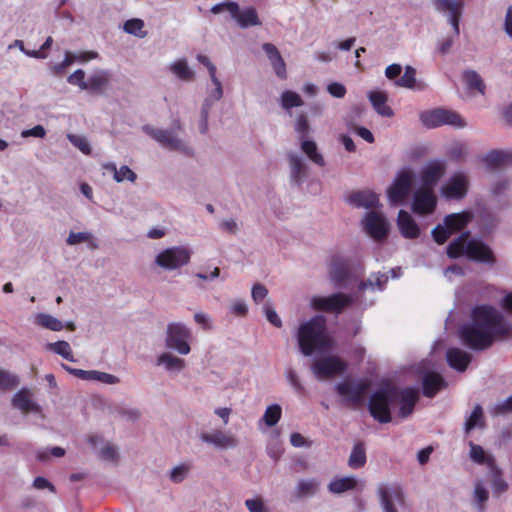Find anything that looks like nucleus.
Masks as SVG:
<instances>
[{
    "mask_svg": "<svg viewBox=\"0 0 512 512\" xmlns=\"http://www.w3.org/2000/svg\"><path fill=\"white\" fill-rule=\"evenodd\" d=\"M463 81L467 88L470 90H476L480 94L485 93V83L481 76L474 70H467L463 73Z\"/></svg>",
    "mask_w": 512,
    "mask_h": 512,
    "instance_id": "obj_33",
    "label": "nucleus"
},
{
    "mask_svg": "<svg viewBox=\"0 0 512 512\" xmlns=\"http://www.w3.org/2000/svg\"><path fill=\"white\" fill-rule=\"evenodd\" d=\"M35 322L36 324L52 331H60L64 327L60 320L50 314L45 313L38 314L35 318Z\"/></svg>",
    "mask_w": 512,
    "mask_h": 512,
    "instance_id": "obj_39",
    "label": "nucleus"
},
{
    "mask_svg": "<svg viewBox=\"0 0 512 512\" xmlns=\"http://www.w3.org/2000/svg\"><path fill=\"white\" fill-rule=\"evenodd\" d=\"M446 358L449 365L459 372L465 371L471 362V355L459 348L449 349Z\"/></svg>",
    "mask_w": 512,
    "mask_h": 512,
    "instance_id": "obj_26",
    "label": "nucleus"
},
{
    "mask_svg": "<svg viewBox=\"0 0 512 512\" xmlns=\"http://www.w3.org/2000/svg\"><path fill=\"white\" fill-rule=\"evenodd\" d=\"M412 185V175L408 171L401 172L388 190L392 204H399L408 196Z\"/></svg>",
    "mask_w": 512,
    "mask_h": 512,
    "instance_id": "obj_14",
    "label": "nucleus"
},
{
    "mask_svg": "<svg viewBox=\"0 0 512 512\" xmlns=\"http://www.w3.org/2000/svg\"><path fill=\"white\" fill-rule=\"evenodd\" d=\"M451 234V230L445 224H439L432 230L433 239L438 244L445 243V241L450 237Z\"/></svg>",
    "mask_w": 512,
    "mask_h": 512,
    "instance_id": "obj_54",
    "label": "nucleus"
},
{
    "mask_svg": "<svg viewBox=\"0 0 512 512\" xmlns=\"http://www.w3.org/2000/svg\"><path fill=\"white\" fill-rule=\"evenodd\" d=\"M190 257L191 252L188 248L176 246L159 253L155 258V263L166 270H174L186 265Z\"/></svg>",
    "mask_w": 512,
    "mask_h": 512,
    "instance_id": "obj_7",
    "label": "nucleus"
},
{
    "mask_svg": "<svg viewBox=\"0 0 512 512\" xmlns=\"http://www.w3.org/2000/svg\"><path fill=\"white\" fill-rule=\"evenodd\" d=\"M281 417V407L277 404L269 406L264 414V421L268 426H274Z\"/></svg>",
    "mask_w": 512,
    "mask_h": 512,
    "instance_id": "obj_50",
    "label": "nucleus"
},
{
    "mask_svg": "<svg viewBox=\"0 0 512 512\" xmlns=\"http://www.w3.org/2000/svg\"><path fill=\"white\" fill-rule=\"evenodd\" d=\"M264 312L266 314L268 321L271 324H273L275 327H281V325H282L281 319L279 318V316L277 315V313L275 312V310L273 309L271 304L266 303L264 305Z\"/></svg>",
    "mask_w": 512,
    "mask_h": 512,
    "instance_id": "obj_63",
    "label": "nucleus"
},
{
    "mask_svg": "<svg viewBox=\"0 0 512 512\" xmlns=\"http://www.w3.org/2000/svg\"><path fill=\"white\" fill-rule=\"evenodd\" d=\"M30 390L23 388L16 393L12 399L13 407L21 410L24 413L40 412V407L31 399Z\"/></svg>",
    "mask_w": 512,
    "mask_h": 512,
    "instance_id": "obj_24",
    "label": "nucleus"
},
{
    "mask_svg": "<svg viewBox=\"0 0 512 512\" xmlns=\"http://www.w3.org/2000/svg\"><path fill=\"white\" fill-rule=\"evenodd\" d=\"M474 499L479 505L480 512H483L484 504L488 500V491L481 482H477L474 486Z\"/></svg>",
    "mask_w": 512,
    "mask_h": 512,
    "instance_id": "obj_52",
    "label": "nucleus"
},
{
    "mask_svg": "<svg viewBox=\"0 0 512 512\" xmlns=\"http://www.w3.org/2000/svg\"><path fill=\"white\" fill-rule=\"evenodd\" d=\"M223 11L229 12L232 18L242 28L261 25L257 11L253 7L240 10L236 2H227L216 4L211 8V12L213 14H219Z\"/></svg>",
    "mask_w": 512,
    "mask_h": 512,
    "instance_id": "obj_5",
    "label": "nucleus"
},
{
    "mask_svg": "<svg viewBox=\"0 0 512 512\" xmlns=\"http://www.w3.org/2000/svg\"><path fill=\"white\" fill-rule=\"evenodd\" d=\"M144 130L164 147L174 150H182L184 147L183 142L168 130L152 128L149 126H145Z\"/></svg>",
    "mask_w": 512,
    "mask_h": 512,
    "instance_id": "obj_19",
    "label": "nucleus"
},
{
    "mask_svg": "<svg viewBox=\"0 0 512 512\" xmlns=\"http://www.w3.org/2000/svg\"><path fill=\"white\" fill-rule=\"evenodd\" d=\"M67 138L82 153L87 154V155L91 153V148H90L89 142L87 141V139L85 137L80 136V135L68 134Z\"/></svg>",
    "mask_w": 512,
    "mask_h": 512,
    "instance_id": "obj_53",
    "label": "nucleus"
},
{
    "mask_svg": "<svg viewBox=\"0 0 512 512\" xmlns=\"http://www.w3.org/2000/svg\"><path fill=\"white\" fill-rule=\"evenodd\" d=\"M63 367L71 374H73L74 376L80 378V379H83V380H95V377H96V371H85V370H81V369H75V368H71V367H68L66 365H63Z\"/></svg>",
    "mask_w": 512,
    "mask_h": 512,
    "instance_id": "obj_61",
    "label": "nucleus"
},
{
    "mask_svg": "<svg viewBox=\"0 0 512 512\" xmlns=\"http://www.w3.org/2000/svg\"><path fill=\"white\" fill-rule=\"evenodd\" d=\"M318 487L319 483L315 479L300 480L296 488V496L298 498L312 496Z\"/></svg>",
    "mask_w": 512,
    "mask_h": 512,
    "instance_id": "obj_40",
    "label": "nucleus"
},
{
    "mask_svg": "<svg viewBox=\"0 0 512 512\" xmlns=\"http://www.w3.org/2000/svg\"><path fill=\"white\" fill-rule=\"evenodd\" d=\"M200 439L202 442L221 450L233 449L239 444V439L235 434L219 429L211 432H202Z\"/></svg>",
    "mask_w": 512,
    "mask_h": 512,
    "instance_id": "obj_12",
    "label": "nucleus"
},
{
    "mask_svg": "<svg viewBox=\"0 0 512 512\" xmlns=\"http://www.w3.org/2000/svg\"><path fill=\"white\" fill-rule=\"evenodd\" d=\"M512 411V395L506 400L497 403L493 408L495 415L506 414Z\"/></svg>",
    "mask_w": 512,
    "mask_h": 512,
    "instance_id": "obj_64",
    "label": "nucleus"
},
{
    "mask_svg": "<svg viewBox=\"0 0 512 512\" xmlns=\"http://www.w3.org/2000/svg\"><path fill=\"white\" fill-rule=\"evenodd\" d=\"M76 59H77L76 54H73V53L67 51L65 53L64 60L60 64L53 67L54 74L61 75L64 72V69L66 67L70 66L71 64H73L76 61Z\"/></svg>",
    "mask_w": 512,
    "mask_h": 512,
    "instance_id": "obj_59",
    "label": "nucleus"
},
{
    "mask_svg": "<svg viewBox=\"0 0 512 512\" xmlns=\"http://www.w3.org/2000/svg\"><path fill=\"white\" fill-rule=\"evenodd\" d=\"M432 3L438 12L447 15L454 36L458 37L460 33L459 22L465 5L464 0H432Z\"/></svg>",
    "mask_w": 512,
    "mask_h": 512,
    "instance_id": "obj_11",
    "label": "nucleus"
},
{
    "mask_svg": "<svg viewBox=\"0 0 512 512\" xmlns=\"http://www.w3.org/2000/svg\"><path fill=\"white\" fill-rule=\"evenodd\" d=\"M245 506L249 512H269L261 497L247 499L245 501Z\"/></svg>",
    "mask_w": 512,
    "mask_h": 512,
    "instance_id": "obj_56",
    "label": "nucleus"
},
{
    "mask_svg": "<svg viewBox=\"0 0 512 512\" xmlns=\"http://www.w3.org/2000/svg\"><path fill=\"white\" fill-rule=\"evenodd\" d=\"M296 131L301 134L300 139H304L305 136L309 133L310 125L308 118L305 114H300L297 117L296 125H295Z\"/></svg>",
    "mask_w": 512,
    "mask_h": 512,
    "instance_id": "obj_58",
    "label": "nucleus"
},
{
    "mask_svg": "<svg viewBox=\"0 0 512 512\" xmlns=\"http://www.w3.org/2000/svg\"><path fill=\"white\" fill-rule=\"evenodd\" d=\"M262 48L266 53L275 74L281 79H286V64L277 47L272 43H264Z\"/></svg>",
    "mask_w": 512,
    "mask_h": 512,
    "instance_id": "obj_20",
    "label": "nucleus"
},
{
    "mask_svg": "<svg viewBox=\"0 0 512 512\" xmlns=\"http://www.w3.org/2000/svg\"><path fill=\"white\" fill-rule=\"evenodd\" d=\"M172 72L184 81H192L194 72L188 67L186 60L181 59L171 65Z\"/></svg>",
    "mask_w": 512,
    "mask_h": 512,
    "instance_id": "obj_41",
    "label": "nucleus"
},
{
    "mask_svg": "<svg viewBox=\"0 0 512 512\" xmlns=\"http://www.w3.org/2000/svg\"><path fill=\"white\" fill-rule=\"evenodd\" d=\"M91 239V234L88 232H71L67 238V243L69 245H76L82 242L89 241Z\"/></svg>",
    "mask_w": 512,
    "mask_h": 512,
    "instance_id": "obj_62",
    "label": "nucleus"
},
{
    "mask_svg": "<svg viewBox=\"0 0 512 512\" xmlns=\"http://www.w3.org/2000/svg\"><path fill=\"white\" fill-rule=\"evenodd\" d=\"M47 348L65 358L68 361L74 362L73 353L71 347L66 341H58L55 343H49Z\"/></svg>",
    "mask_w": 512,
    "mask_h": 512,
    "instance_id": "obj_43",
    "label": "nucleus"
},
{
    "mask_svg": "<svg viewBox=\"0 0 512 512\" xmlns=\"http://www.w3.org/2000/svg\"><path fill=\"white\" fill-rule=\"evenodd\" d=\"M348 201L356 207L373 208L379 204L377 194L372 191H355L348 196Z\"/></svg>",
    "mask_w": 512,
    "mask_h": 512,
    "instance_id": "obj_23",
    "label": "nucleus"
},
{
    "mask_svg": "<svg viewBox=\"0 0 512 512\" xmlns=\"http://www.w3.org/2000/svg\"><path fill=\"white\" fill-rule=\"evenodd\" d=\"M470 452L469 457L470 459L480 465H486L488 469H495L496 460L495 457L486 452L482 446L474 444L473 442L469 443Z\"/></svg>",
    "mask_w": 512,
    "mask_h": 512,
    "instance_id": "obj_27",
    "label": "nucleus"
},
{
    "mask_svg": "<svg viewBox=\"0 0 512 512\" xmlns=\"http://www.w3.org/2000/svg\"><path fill=\"white\" fill-rule=\"evenodd\" d=\"M367 389L368 383L364 381L345 380L336 386L337 392L344 397L345 402L353 406H358L362 402Z\"/></svg>",
    "mask_w": 512,
    "mask_h": 512,
    "instance_id": "obj_13",
    "label": "nucleus"
},
{
    "mask_svg": "<svg viewBox=\"0 0 512 512\" xmlns=\"http://www.w3.org/2000/svg\"><path fill=\"white\" fill-rule=\"evenodd\" d=\"M19 384L17 375L0 369V389L6 390L16 387Z\"/></svg>",
    "mask_w": 512,
    "mask_h": 512,
    "instance_id": "obj_48",
    "label": "nucleus"
},
{
    "mask_svg": "<svg viewBox=\"0 0 512 512\" xmlns=\"http://www.w3.org/2000/svg\"><path fill=\"white\" fill-rule=\"evenodd\" d=\"M491 474V486L494 494L500 495L507 491L508 484L502 477L501 469L495 465V469H489Z\"/></svg>",
    "mask_w": 512,
    "mask_h": 512,
    "instance_id": "obj_38",
    "label": "nucleus"
},
{
    "mask_svg": "<svg viewBox=\"0 0 512 512\" xmlns=\"http://www.w3.org/2000/svg\"><path fill=\"white\" fill-rule=\"evenodd\" d=\"M301 149L308 158L319 166H324L325 161L321 153L318 152L317 145L312 140H301Z\"/></svg>",
    "mask_w": 512,
    "mask_h": 512,
    "instance_id": "obj_35",
    "label": "nucleus"
},
{
    "mask_svg": "<svg viewBox=\"0 0 512 512\" xmlns=\"http://www.w3.org/2000/svg\"><path fill=\"white\" fill-rule=\"evenodd\" d=\"M348 278V265L338 256L332 257L329 264V279L335 286L342 285Z\"/></svg>",
    "mask_w": 512,
    "mask_h": 512,
    "instance_id": "obj_21",
    "label": "nucleus"
},
{
    "mask_svg": "<svg viewBox=\"0 0 512 512\" xmlns=\"http://www.w3.org/2000/svg\"><path fill=\"white\" fill-rule=\"evenodd\" d=\"M415 75L416 70L411 66H407L404 74L396 81V84L401 87L412 88L416 81Z\"/></svg>",
    "mask_w": 512,
    "mask_h": 512,
    "instance_id": "obj_47",
    "label": "nucleus"
},
{
    "mask_svg": "<svg viewBox=\"0 0 512 512\" xmlns=\"http://www.w3.org/2000/svg\"><path fill=\"white\" fill-rule=\"evenodd\" d=\"M281 104L285 109H290L292 107H299L303 105V101L299 94L293 91H285L281 96Z\"/></svg>",
    "mask_w": 512,
    "mask_h": 512,
    "instance_id": "obj_45",
    "label": "nucleus"
},
{
    "mask_svg": "<svg viewBox=\"0 0 512 512\" xmlns=\"http://www.w3.org/2000/svg\"><path fill=\"white\" fill-rule=\"evenodd\" d=\"M447 255L450 258L466 255L472 260L485 263H494L495 261L492 250L482 241L470 239L469 232L462 233L448 245Z\"/></svg>",
    "mask_w": 512,
    "mask_h": 512,
    "instance_id": "obj_4",
    "label": "nucleus"
},
{
    "mask_svg": "<svg viewBox=\"0 0 512 512\" xmlns=\"http://www.w3.org/2000/svg\"><path fill=\"white\" fill-rule=\"evenodd\" d=\"M297 336L300 350L305 356H310L315 350H329L333 346V340L326 331V321L323 316H315L302 323Z\"/></svg>",
    "mask_w": 512,
    "mask_h": 512,
    "instance_id": "obj_3",
    "label": "nucleus"
},
{
    "mask_svg": "<svg viewBox=\"0 0 512 512\" xmlns=\"http://www.w3.org/2000/svg\"><path fill=\"white\" fill-rule=\"evenodd\" d=\"M191 469L190 464L183 463L174 467L170 472V480L174 483L182 482L188 475Z\"/></svg>",
    "mask_w": 512,
    "mask_h": 512,
    "instance_id": "obj_46",
    "label": "nucleus"
},
{
    "mask_svg": "<svg viewBox=\"0 0 512 512\" xmlns=\"http://www.w3.org/2000/svg\"><path fill=\"white\" fill-rule=\"evenodd\" d=\"M365 463H366L365 446L363 443L359 442L354 446V448L349 456L348 465L352 469H357V468L364 466Z\"/></svg>",
    "mask_w": 512,
    "mask_h": 512,
    "instance_id": "obj_36",
    "label": "nucleus"
},
{
    "mask_svg": "<svg viewBox=\"0 0 512 512\" xmlns=\"http://www.w3.org/2000/svg\"><path fill=\"white\" fill-rule=\"evenodd\" d=\"M378 494L384 512H397L396 505L404 504L403 492L398 487L387 488L382 485L378 488Z\"/></svg>",
    "mask_w": 512,
    "mask_h": 512,
    "instance_id": "obj_16",
    "label": "nucleus"
},
{
    "mask_svg": "<svg viewBox=\"0 0 512 512\" xmlns=\"http://www.w3.org/2000/svg\"><path fill=\"white\" fill-rule=\"evenodd\" d=\"M191 337L189 329L181 323H172L167 328L166 345L169 348L175 349L182 355H187L190 352L188 340Z\"/></svg>",
    "mask_w": 512,
    "mask_h": 512,
    "instance_id": "obj_9",
    "label": "nucleus"
},
{
    "mask_svg": "<svg viewBox=\"0 0 512 512\" xmlns=\"http://www.w3.org/2000/svg\"><path fill=\"white\" fill-rule=\"evenodd\" d=\"M357 486V479L354 477L337 478L330 482L329 490L332 493L340 494L348 490H353Z\"/></svg>",
    "mask_w": 512,
    "mask_h": 512,
    "instance_id": "obj_34",
    "label": "nucleus"
},
{
    "mask_svg": "<svg viewBox=\"0 0 512 512\" xmlns=\"http://www.w3.org/2000/svg\"><path fill=\"white\" fill-rule=\"evenodd\" d=\"M197 60L200 63H202L203 65H205L206 68L208 69L210 79L215 86V89L212 92L211 96L215 100H219L223 95V89H222V84H221L220 80L216 76V66L209 60V58L207 56L202 55V54H199L197 56Z\"/></svg>",
    "mask_w": 512,
    "mask_h": 512,
    "instance_id": "obj_30",
    "label": "nucleus"
},
{
    "mask_svg": "<svg viewBox=\"0 0 512 512\" xmlns=\"http://www.w3.org/2000/svg\"><path fill=\"white\" fill-rule=\"evenodd\" d=\"M471 220L472 214L470 212H462L446 216L444 223L454 233L463 229Z\"/></svg>",
    "mask_w": 512,
    "mask_h": 512,
    "instance_id": "obj_31",
    "label": "nucleus"
},
{
    "mask_svg": "<svg viewBox=\"0 0 512 512\" xmlns=\"http://www.w3.org/2000/svg\"><path fill=\"white\" fill-rule=\"evenodd\" d=\"M436 206V197L433 190L424 187L419 188L414 194L413 211L419 214L433 212Z\"/></svg>",
    "mask_w": 512,
    "mask_h": 512,
    "instance_id": "obj_17",
    "label": "nucleus"
},
{
    "mask_svg": "<svg viewBox=\"0 0 512 512\" xmlns=\"http://www.w3.org/2000/svg\"><path fill=\"white\" fill-rule=\"evenodd\" d=\"M370 102L375 109V111L385 117L393 116L392 109L386 104L387 103V94L381 91H371L368 94Z\"/></svg>",
    "mask_w": 512,
    "mask_h": 512,
    "instance_id": "obj_28",
    "label": "nucleus"
},
{
    "mask_svg": "<svg viewBox=\"0 0 512 512\" xmlns=\"http://www.w3.org/2000/svg\"><path fill=\"white\" fill-rule=\"evenodd\" d=\"M85 72L82 69L76 70L68 77V82L73 85H78L80 89H88L87 81L84 80Z\"/></svg>",
    "mask_w": 512,
    "mask_h": 512,
    "instance_id": "obj_57",
    "label": "nucleus"
},
{
    "mask_svg": "<svg viewBox=\"0 0 512 512\" xmlns=\"http://www.w3.org/2000/svg\"><path fill=\"white\" fill-rule=\"evenodd\" d=\"M468 189V180L464 174H455L441 189L442 195L448 199L463 198Z\"/></svg>",
    "mask_w": 512,
    "mask_h": 512,
    "instance_id": "obj_18",
    "label": "nucleus"
},
{
    "mask_svg": "<svg viewBox=\"0 0 512 512\" xmlns=\"http://www.w3.org/2000/svg\"><path fill=\"white\" fill-rule=\"evenodd\" d=\"M399 398L401 401L400 415L407 417L412 414L414 406L419 399L418 390L413 388H405L397 390L393 387L382 388L375 392L369 404L371 415L381 423L391 421L389 402Z\"/></svg>",
    "mask_w": 512,
    "mask_h": 512,
    "instance_id": "obj_2",
    "label": "nucleus"
},
{
    "mask_svg": "<svg viewBox=\"0 0 512 512\" xmlns=\"http://www.w3.org/2000/svg\"><path fill=\"white\" fill-rule=\"evenodd\" d=\"M137 178V175L126 165L121 166L120 169L114 175V180L116 182H122L124 180H128L134 182Z\"/></svg>",
    "mask_w": 512,
    "mask_h": 512,
    "instance_id": "obj_55",
    "label": "nucleus"
},
{
    "mask_svg": "<svg viewBox=\"0 0 512 512\" xmlns=\"http://www.w3.org/2000/svg\"><path fill=\"white\" fill-rule=\"evenodd\" d=\"M445 167L440 162L428 164L422 171V187L433 190L438 180L443 176Z\"/></svg>",
    "mask_w": 512,
    "mask_h": 512,
    "instance_id": "obj_22",
    "label": "nucleus"
},
{
    "mask_svg": "<svg viewBox=\"0 0 512 512\" xmlns=\"http://www.w3.org/2000/svg\"><path fill=\"white\" fill-rule=\"evenodd\" d=\"M352 301L351 296L344 293H336L327 297H313L310 304L315 310L339 314L348 307Z\"/></svg>",
    "mask_w": 512,
    "mask_h": 512,
    "instance_id": "obj_10",
    "label": "nucleus"
},
{
    "mask_svg": "<svg viewBox=\"0 0 512 512\" xmlns=\"http://www.w3.org/2000/svg\"><path fill=\"white\" fill-rule=\"evenodd\" d=\"M117 450L114 445L107 443L100 450L99 456L105 461H114L117 459Z\"/></svg>",
    "mask_w": 512,
    "mask_h": 512,
    "instance_id": "obj_60",
    "label": "nucleus"
},
{
    "mask_svg": "<svg viewBox=\"0 0 512 512\" xmlns=\"http://www.w3.org/2000/svg\"><path fill=\"white\" fill-rule=\"evenodd\" d=\"M420 120L429 128L446 124L457 128L466 126V122L457 112L441 108L421 112Z\"/></svg>",
    "mask_w": 512,
    "mask_h": 512,
    "instance_id": "obj_6",
    "label": "nucleus"
},
{
    "mask_svg": "<svg viewBox=\"0 0 512 512\" xmlns=\"http://www.w3.org/2000/svg\"><path fill=\"white\" fill-rule=\"evenodd\" d=\"M512 325L501 312L489 305L473 308L471 322L460 329L462 342L474 350H485L495 341L504 340L511 335Z\"/></svg>",
    "mask_w": 512,
    "mask_h": 512,
    "instance_id": "obj_1",
    "label": "nucleus"
},
{
    "mask_svg": "<svg viewBox=\"0 0 512 512\" xmlns=\"http://www.w3.org/2000/svg\"><path fill=\"white\" fill-rule=\"evenodd\" d=\"M510 154L503 151H492L485 157L487 165L491 168H498L510 160Z\"/></svg>",
    "mask_w": 512,
    "mask_h": 512,
    "instance_id": "obj_42",
    "label": "nucleus"
},
{
    "mask_svg": "<svg viewBox=\"0 0 512 512\" xmlns=\"http://www.w3.org/2000/svg\"><path fill=\"white\" fill-rule=\"evenodd\" d=\"M144 22L140 19H130L124 24V30L135 36L144 37L146 35L143 32Z\"/></svg>",
    "mask_w": 512,
    "mask_h": 512,
    "instance_id": "obj_49",
    "label": "nucleus"
},
{
    "mask_svg": "<svg viewBox=\"0 0 512 512\" xmlns=\"http://www.w3.org/2000/svg\"><path fill=\"white\" fill-rule=\"evenodd\" d=\"M483 427L484 426V419H483V410L480 405H476L472 414L467 419L465 423V430L469 432L475 427Z\"/></svg>",
    "mask_w": 512,
    "mask_h": 512,
    "instance_id": "obj_44",
    "label": "nucleus"
},
{
    "mask_svg": "<svg viewBox=\"0 0 512 512\" xmlns=\"http://www.w3.org/2000/svg\"><path fill=\"white\" fill-rule=\"evenodd\" d=\"M397 224L401 234L405 238L413 239L418 237L419 227L408 212L404 210L399 211Z\"/></svg>",
    "mask_w": 512,
    "mask_h": 512,
    "instance_id": "obj_25",
    "label": "nucleus"
},
{
    "mask_svg": "<svg viewBox=\"0 0 512 512\" xmlns=\"http://www.w3.org/2000/svg\"><path fill=\"white\" fill-rule=\"evenodd\" d=\"M289 163L291 167L292 177L298 180L301 177V175L305 172V165L302 159L297 155H290Z\"/></svg>",
    "mask_w": 512,
    "mask_h": 512,
    "instance_id": "obj_51",
    "label": "nucleus"
},
{
    "mask_svg": "<svg viewBox=\"0 0 512 512\" xmlns=\"http://www.w3.org/2000/svg\"><path fill=\"white\" fill-rule=\"evenodd\" d=\"M158 365H164L169 371H181L185 367V361L169 353H163L157 361Z\"/></svg>",
    "mask_w": 512,
    "mask_h": 512,
    "instance_id": "obj_37",
    "label": "nucleus"
},
{
    "mask_svg": "<svg viewBox=\"0 0 512 512\" xmlns=\"http://www.w3.org/2000/svg\"><path fill=\"white\" fill-rule=\"evenodd\" d=\"M364 228L368 235L375 240H382L389 231L385 217L378 212H370L364 219Z\"/></svg>",
    "mask_w": 512,
    "mask_h": 512,
    "instance_id": "obj_15",
    "label": "nucleus"
},
{
    "mask_svg": "<svg viewBox=\"0 0 512 512\" xmlns=\"http://www.w3.org/2000/svg\"><path fill=\"white\" fill-rule=\"evenodd\" d=\"M311 369L319 380H324L342 374L346 363L338 356H326L317 359Z\"/></svg>",
    "mask_w": 512,
    "mask_h": 512,
    "instance_id": "obj_8",
    "label": "nucleus"
},
{
    "mask_svg": "<svg viewBox=\"0 0 512 512\" xmlns=\"http://www.w3.org/2000/svg\"><path fill=\"white\" fill-rule=\"evenodd\" d=\"M445 386V381L438 373H428L423 379V393L427 397H433Z\"/></svg>",
    "mask_w": 512,
    "mask_h": 512,
    "instance_id": "obj_29",
    "label": "nucleus"
},
{
    "mask_svg": "<svg viewBox=\"0 0 512 512\" xmlns=\"http://www.w3.org/2000/svg\"><path fill=\"white\" fill-rule=\"evenodd\" d=\"M110 73L107 71H98L89 77L87 84L89 91L102 93L108 86Z\"/></svg>",
    "mask_w": 512,
    "mask_h": 512,
    "instance_id": "obj_32",
    "label": "nucleus"
}]
</instances>
